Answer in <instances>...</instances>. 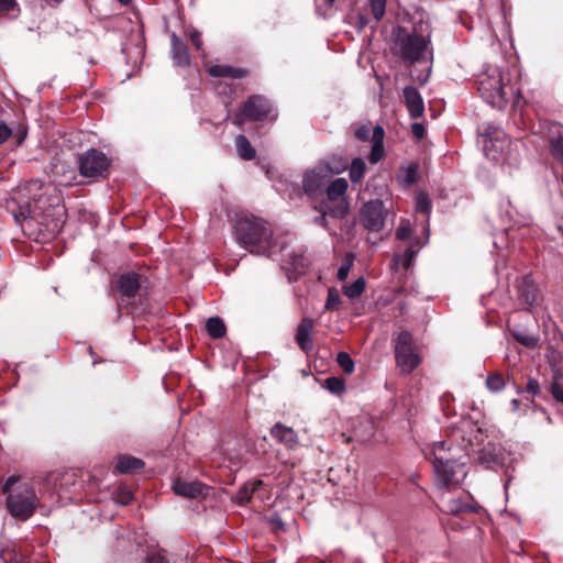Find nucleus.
Returning <instances> with one entry per match:
<instances>
[{"label": "nucleus", "mask_w": 563, "mask_h": 563, "mask_svg": "<svg viewBox=\"0 0 563 563\" xmlns=\"http://www.w3.org/2000/svg\"><path fill=\"white\" fill-rule=\"evenodd\" d=\"M398 179L405 186H411L417 180V166L409 165L407 167L401 168L400 175Z\"/></svg>", "instance_id": "obj_35"}, {"label": "nucleus", "mask_w": 563, "mask_h": 563, "mask_svg": "<svg viewBox=\"0 0 563 563\" xmlns=\"http://www.w3.org/2000/svg\"><path fill=\"white\" fill-rule=\"evenodd\" d=\"M511 407H512V411H518L519 407H520V401L518 399H512Z\"/></svg>", "instance_id": "obj_54"}, {"label": "nucleus", "mask_w": 563, "mask_h": 563, "mask_svg": "<svg viewBox=\"0 0 563 563\" xmlns=\"http://www.w3.org/2000/svg\"><path fill=\"white\" fill-rule=\"evenodd\" d=\"M144 466V462L137 457L123 455L117 461V470L122 474L132 473L141 470Z\"/></svg>", "instance_id": "obj_27"}, {"label": "nucleus", "mask_w": 563, "mask_h": 563, "mask_svg": "<svg viewBox=\"0 0 563 563\" xmlns=\"http://www.w3.org/2000/svg\"><path fill=\"white\" fill-rule=\"evenodd\" d=\"M172 488L177 496L186 498H198L207 494L208 487L198 481H184L176 478Z\"/></svg>", "instance_id": "obj_16"}, {"label": "nucleus", "mask_w": 563, "mask_h": 563, "mask_svg": "<svg viewBox=\"0 0 563 563\" xmlns=\"http://www.w3.org/2000/svg\"><path fill=\"white\" fill-rule=\"evenodd\" d=\"M262 485L261 481L246 483L236 494V501L240 505H244L251 499L252 494Z\"/></svg>", "instance_id": "obj_32"}, {"label": "nucleus", "mask_w": 563, "mask_h": 563, "mask_svg": "<svg viewBox=\"0 0 563 563\" xmlns=\"http://www.w3.org/2000/svg\"><path fill=\"white\" fill-rule=\"evenodd\" d=\"M147 563H167V561L161 553H154L147 558Z\"/></svg>", "instance_id": "obj_52"}, {"label": "nucleus", "mask_w": 563, "mask_h": 563, "mask_svg": "<svg viewBox=\"0 0 563 563\" xmlns=\"http://www.w3.org/2000/svg\"><path fill=\"white\" fill-rule=\"evenodd\" d=\"M118 1L122 4H129L131 2V0H118Z\"/></svg>", "instance_id": "obj_55"}, {"label": "nucleus", "mask_w": 563, "mask_h": 563, "mask_svg": "<svg viewBox=\"0 0 563 563\" xmlns=\"http://www.w3.org/2000/svg\"><path fill=\"white\" fill-rule=\"evenodd\" d=\"M411 235V228L408 220L402 219L399 227L396 230V236L399 240H408Z\"/></svg>", "instance_id": "obj_42"}, {"label": "nucleus", "mask_w": 563, "mask_h": 563, "mask_svg": "<svg viewBox=\"0 0 563 563\" xmlns=\"http://www.w3.org/2000/svg\"><path fill=\"white\" fill-rule=\"evenodd\" d=\"M387 0H368L366 5L357 13L346 16L347 23L362 32L371 22V18L377 24L385 15Z\"/></svg>", "instance_id": "obj_12"}, {"label": "nucleus", "mask_w": 563, "mask_h": 563, "mask_svg": "<svg viewBox=\"0 0 563 563\" xmlns=\"http://www.w3.org/2000/svg\"><path fill=\"white\" fill-rule=\"evenodd\" d=\"M235 147L239 156L243 159L251 161L256 156L255 148L251 145L249 140L242 134L235 137Z\"/></svg>", "instance_id": "obj_28"}, {"label": "nucleus", "mask_w": 563, "mask_h": 563, "mask_svg": "<svg viewBox=\"0 0 563 563\" xmlns=\"http://www.w3.org/2000/svg\"><path fill=\"white\" fill-rule=\"evenodd\" d=\"M388 209L379 199L365 202L360 210V220L364 228L369 231L379 232L384 229Z\"/></svg>", "instance_id": "obj_10"}, {"label": "nucleus", "mask_w": 563, "mask_h": 563, "mask_svg": "<svg viewBox=\"0 0 563 563\" xmlns=\"http://www.w3.org/2000/svg\"><path fill=\"white\" fill-rule=\"evenodd\" d=\"M405 103L411 118H420L424 112V103L421 95L412 86L404 89Z\"/></svg>", "instance_id": "obj_19"}, {"label": "nucleus", "mask_w": 563, "mask_h": 563, "mask_svg": "<svg viewBox=\"0 0 563 563\" xmlns=\"http://www.w3.org/2000/svg\"><path fill=\"white\" fill-rule=\"evenodd\" d=\"M329 5H332L335 0H325Z\"/></svg>", "instance_id": "obj_58"}, {"label": "nucleus", "mask_w": 563, "mask_h": 563, "mask_svg": "<svg viewBox=\"0 0 563 563\" xmlns=\"http://www.w3.org/2000/svg\"><path fill=\"white\" fill-rule=\"evenodd\" d=\"M208 73L213 77L243 78L246 76V71L244 69L229 65L210 66Z\"/></svg>", "instance_id": "obj_25"}, {"label": "nucleus", "mask_w": 563, "mask_h": 563, "mask_svg": "<svg viewBox=\"0 0 563 563\" xmlns=\"http://www.w3.org/2000/svg\"><path fill=\"white\" fill-rule=\"evenodd\" d=\"M18 482L15 476H11L4 484L3 492L8 494L7 507L13 517L26 520L36 508L37 497L29 484Z\"/></svg>", "instance_id": "obj_3"}, {"label": "nucleus", "mask_w": 563, "mask_h": 563, "mask_svg": "<svg viewBox=\"0 0 563 563\" xmlns=\"http://www.w3.org/2000/svg\"><path fill=\"white\" fill-rule=\"evenodd\" d=\"M172 52L173 59L178 66H187L190 63V55L187 45L177 37L174 33L172 35Z\"/></svg>", "instance_id": "obj_23"}, {"label": "nucleus", "mask_w": 563, "mask_h": 563, "mask_svg": "<svg viewBox=\"0 0 563 563\" xmlns=\"http://www.w3.org/2000/svg\"><path fill=\"white\" fill-rule=\"evenodd\" d=\"M421 244L417 241L416 243H411L404 252V255L400 257L401 265L405 268H408L411 265V262L417 254V252L421 249Z\"/></svg>", "instance_id": "obj_37"}, {"label": "nucleus", "mask_w": 563, "mask_h": 563, "mask_svg": "<svg viewBox=\"0 0 563 563\" xmlns=\"http://www.w3.org/2000/svg\"><path fill=\"white\" fill-rule=\"evenodd\" d=\"M428 29H429V24H428V23H426V31H428ZM420 31H421V32H424V30H423V27H422V24L420 25Z\"/></svg>", "instance_id": "obj_56"}, {"label": "nucleus", "mask_w": 563, "mask_h": 563, "mask_svg": "<svg viewBox=\"0 0 563 563\" xmlns=\"http://www.w3.org/2000/svg\"><path fill=\"white\" fill-rule=\"evenodd\" d=\"M504 450L498 445L485 448L481 455V461L487 467H495L504 463Z\"/></svg>", "instance_id": "obj_24"}, {"label": "nucleus", "mask_w": 563, "mask_h": 563, "mask_svg": "<svg viewBox=\"0 0 563 563\" xmlns=\"http://www.w3.org/2000/svg\"><path fill=\"white\" fill-rule=\"evenodd\" d=\"M365 170V162L360 157L354 158L350 165L349 176L351 181L354 184L361 183L364 177Z\"/></svg>", "instance_id": "obj_30"}, {"label": "nucleus", "mask_w": 563, "mask_h": 563, "mask_svg": "<svg viewBox=\"0 0 563 563\" xmlns=\"http://www.w3.org/2000/svg\"><path fill=\"white\" fill-rule=\"evenodd\" d=\"M478 92L493 107L503 108L506 104L503 74L498 67L489 66L479 76Z\"/></svg>", "instance_id": "obj_5"}, {"label": "nucleus", "mask_w": 563, "mask_h": 563, "mask_svg": "<svg viewBox=\"0 0 563 563\" xmlns=\"http://www.w3.org/2000/svg\"><path fill=\"white\" fill-rule=\"evenodd\" d=\"M550 391L554 399L563 404V386L558 382H553L550 387Z\"/></svg>", "instance_id": "obj_46"}, {"label": "nucleus", "mask_w": 563, "mask_h": 563, "mask_svg": "<svg viewBox=\"0 0 563 563\" xmlns=\"http://www.w3.org/2000/svg\"><path fill=\"white\" fill-rule=\"evenodd\" d=\"M385 132L380 125H376L372 133V148L368 155V161L372 164L378 163L384 156V141Z\"/></svg>", "instance_id": "obj_22"}, {"label": "nucleus", "mask_w": 563, "mask_h": 563, "mask_svg": "<svg viewBox=\"0 0 563 563\" xmlns=\"http://www.w3.org/2000/svg\"><path fill=\"white\" fill-rule=\"evenodd\" d=\"M396 44L399 56L406 63L413 64L432 58L430 31L426 35L417 34L415 31L412 34L399 36Z\"/></svg>", "instance_id": "obj_4"}, {"label": "nucleus", "mask_w": 563, "mask_h": 563, "mask_svg": "<svg viewBox=\"0 0 563 563\" xmlns=\"http://www.w3.org/2000/svg\"><path fill=\"white\" fill-rule=\"evenodd\" d=\"M347 188L349 183L345 178L329 180L323 192L327 196V200L322 202L325 213H330L331 218L342 219L347 214L350 209L346 197Z\"/></svg>", "instance_id": "obj_6"}, {"label": "nucleus", "mask_w": 563, "mask_h": 563, "mask_svg": "<svg viewBox=\"0 0 563 563\" xmlns=\"http://www.w3.org/2000/svg\"><path fill=\"white\" fill-rule=\"evenodd\" d=\"M271 435L278 443L285 445L287 449L290 450L297 448L299 443V439L296 431L292 428L287 427L280 422L275 423L271 428Z\"/></svg>", "instance_id": "obj_18"}, {"label": "nucleus", "mask_w": 563, "mask_h": 563, "mask_svg": "<svg viewBox=\"0 0 563 563\" xmlns=\"http://www.w3.org/2000/svg\"><path fill=\"white\" fill-rule=\"evenodd\" d=\"M313 320L303 318L297 327L296 342L303 352H309L313 347L312 342Z\"/></svg>", "instance_id": "obj_20"}, {"label": "nucleus", "mask_w": 563, "mask_h": 563, "mask_svg": "<svg viewBox=\"0 0 563 563\" xmlns=\"http://www.w3.org/2000/svg\"><path fill=\"white\" fill-rule=\"evenodd\" d=\"M15 0H0V13H7L15 7Z\"/></svg>", "instance_id": "obj_50"}, {"label": "nucleus", "mask_w": 563, "mask_h": 563, "mask_svg": "<svg viewBox=\"0 0 563 563\" xmlns=\"http://www.w3.org/2000/svg\"><path fill=\"white\" fill-rule=\"evenodd\" d=\"M416 211L429 214L431 210V201L426 192H419L415 200Z\"/></svg>", "instance_id": "obj_38"}, {"label": "nucleus", "mask_w": 563, "mask_h": 563, "mask_svg": "<svg viewBox=\"0 0 563 563\" xmlns=\"http://www.w3.org/2000/svg\"><path fill=\"white\" fill-rule=\"evenodd\" d=\"M271 523H272L275 528H277V529H282V530L284 529V522H283V520L280 519V517H278V516H273V517L271 518Z\"/></svg>", "instance_id": "obj_53"}, {"label": "nucleus", "mask_w": 563, "mask_h": 563, "mask_svg": "<svg viewBox=\"0 0 563 563\" xmlns=\"http://www.w3.org/2000/svg\"><path fill=\"white\" fill-rule=\"evenodd\" d=\"M42 192L34 199V213H44L48 207H59V197L54 186H41Z\"/></svg>", "instance_id": "obj_17"}, {"label": "nucleus", "mask_w": 563, "mask_h": 563, "mask_svg": "<svg viewBox=\"0 0 563 563\" xmlns=\"http://www.w3.org/2000/svg\"><path fill=\"white\" fill-rule=\"evenodd\" d=\"M234 230L238 242L253 254L272 257L285 250L284 245L277 250L272 229L260 218H241L236 221Z\"/></svg>", "instance_id": "obj_2"}, {"label": "nucleus", "mask_w": 563, "mask_h": 563, "mask_svg": "<svg viewBox=\"0 0 563 563\" xmlns=\"http://www.w3.org/2000/svg\"><path fill=\"white\" fill-rule=\"evenodd\" d=\"M346 168L344 164L341 168H332L327 164H320L312 169L307 170L302 177V188L310 198H316L324 192V189L333 174H339Z\"/></svg>", "instance_id": "obj_7"}, {"label": "nucleus", "mask_w": 563, "mask_h": 563, "mask_svg": "<svg viewBox=\"0 0 563 563\" xmlns=\"http://www.w3.org/2000/svg\"><path fill=\"white\" fill-rule=\"evenodd\" d=\"M516 391H517V394L527 391V393L531 394L532 396H537L540 393V385L537 379L530 377L527 386L523 389L520 387H517Z\"/></svg>", "instance_id": "obj_43"}, {"label": "nucleus", "mask_w": 563, "mask_h": 563, "mask_svg": "<svg viewBox=\"0 0 563 563\" xmlns=\"http://www.w3.org/2000/svg\"><path fill=\"white\" fill-rule=\"evenodd\" d=\"M271 110V103L266 98L258 95L252 96L244 103L242 112L236 114L234 123L242 125L245 120H262L269 114Z\"/></svg>", "instance_id": "obj_13"}, {"label": "nucleus", "mask_w": 563, "mask_h": 563, "mask_svg": "<svg viewBox=\"0 0 563 563\" xmlns=\"http://www.w3.org/2000/svg\"><path fill=\"white\" fill-rule=\"evenodd\" d=\"M364 290H365V280L363 277H360L352 284L343 287V294L351 299L360 297Z\"/></svg>", "instance_id": "obj_33"}, {"label": "nucleus", "mask_w": 563, "mask_h": 563, "mask_svg": "<svg viewBox=\"0 0 563 563\" xmlns=\"http://www.w3.org/2000/svg\"><path fill=\"white\" fill-rule=\"evenodd\" d=\"M110 161L104 153L89 148L78 157V169L87 178L102 177L107 173Z\"/></svg>", "instance_id": "obj_9"}, {"label": "nucleus", "mask_w": 563, "mask_h": 563, "mask_svg": "<svg viewBox=\"0 0 563 563\" xmlns=\"http://www.w3.org/2000/svg\"><path fill=\"white\" fill-rule=\"evenodd\" d=\"M441 494L438 497L439 509L448 515L457 516L463 512L475 511L472 503L462 499L461 497L449 496L450 490H440Z\"/></svg>", "instance_id": "obj_15"}, {"label": "nucleus", "mask_w": 563, "mask_h": 563, "mask_svg": "<svg viewBox=\"0 0 563 563\" xmlns=\"http://www.w3.org/2000/svg\"><path fill=\"white\" fill-rule=\"evenodd\" d=\"M514 338L523 346L533 349L538 345L539 338L525 331L514 330Z\"/></svg>", "instance_id": "obj_34"}, {"label": "nucleus", "mask_w": 563, "mask_h": 563, "mask_svg": "<svg viewBox=\"0 0 563 563\" xmlns=\"http://www.w3.org/2000/svg\"><path fill=\"white\" fill-rule=\"evenodd\" d=\"M189 35H190V40H191L194 46L196 47V49L198 52H201V54L203 56L205 54H203V47H202L201 33L197 30H192V31H190Z\"/></svg>", "instance_id": "obj_45"}, {"label": "nucleus", "mask_w": 563, "mask_h": 563, "mask_svg": "<svg viewBox=\"0 0 563 563\" xmlns=\"http://www.w3.org/2000/svg\"><path fill=\"white\" fill-rule=\"evenodd\" d=\"M518 294L526 308L530 310L537 300L538 289L529 276H525L521 279L518 285Z\"/></svg>", "instance_id": "obj_21"}, {"label": "nucleus", "mask_w": 563, "mask_h": 563, "mask_svg": "<svg viewBox=\"0 0 563 563\" xmlns=\"http://www.w3.org/2000/svg\"><path fill=\"white\" fill-rule=\"evenodd\" d=\"M395 358L397 366L405 374L411 373L420 364V357L415 351L410 332L402 331L395 339Z\"/></svg>", "instance_id": "obj_8"}, {"label": "nucleus", "mask_w": 563, "mask_h": 563, "mask_svg": "<svg viewBox=\"0 0 563 563\" xmlns=\"http://www.w3.org/2000/svg\"><path fill=\"white\" fill-rule=\"evenodd\" d=\"M208 334L213 339H220L225 334V324L219 317L209 318L206 322Z\"/></svg>", "instance_id": "obj_29"}, {"label": "nucleus", "mask_w": 563, "mask_h": 563, "mask_svg": "<svg viewBox=\"0 0 563 563\" xmlns=\"http://www.w3.org/2000/svg\"><path fill=\"white\" fill-rule=\"evenodd\" d=\"M11 133L12 131L8 125H5L4 123H0V144L7 141L10 137Z\"/></svg>", "instance_id": "obj_51"}, {"label": "nucleus", "mask_w": 563, "mask_h": 563, "mask_svg": "<svg viewBox=\"0 0 563 563\" xmlns=\"http://www.w3.org/2000/svg\"><path fill=\"white\" fill-rule=\"evenodd\" d=\"M336 362L345 374H352L354 372V361L349 353L339 352L336 355Z\"/></svg>", "instance_id": "obj_36"}, {"label": "nucleus", "mask_w": 563, "mask_h": 563, "mask_svg": "<svg viewBox=\"0 0 563 563\" xmlns=\"http://www.w3.org/2000/svg\"><path fill=\"white\" fill-rule=\"evenodd\" d=\"M143 282V276L134 272L120 275L117 280V289L121 295L122 301L129 303L141 289Z\"/></svg>", "instance_id": "obj_14"}, {"label": "nucleus", "mask_w": 563, "mask_h": 563, "mask_svg": "<svg viewBox=\"0 0 563 563\" xmlns=\"http://www.w3.org/2000/svg\"><path fill=\"white\" fill-rule=\"evenodd\" d=\"M55 3H60L63 0H52Z\"/></svg>", "instance_id": "obj_59"}, {"label": "nucleus", "mask_w": 563, "mask_h": 563, "mask_svg": "<svg viewBox=\"0 0 563 563\" xmlns=\"http://www.w3.org/2000/svg\"><path fill=\"white\" fill-rule=\"evenodd\" d=\"M321 214L314 219V222L327 228L328 221L327 217H331L330 213H325V210L323 209V202L319 205V207L316 208Z\"/></svg>", "instance_id": "obj_47"}, {"label": "nucleus", "mask_w": 563, "mask_h": 563, "mask_svg": "<svg viewBox=\"0 0 563 563\" xmlns=\"http://www.w3.org/2000/svg\"><path fill=\"white\" fill-rule=\"evenodd\" d=\"M0 561L3 563H16V554L14 551L2 550L0 551Z\"/></svg>", "instance_id": "obj_48"}, {"label": "nucleus", "mask_w": 563, "mask_h": 563, "mask_svg": "<svg viewBox=\"0 0 563 563\" xmlns=\"http://www.w3.org/2000/svg\"><path fill=\"white\" fill-rule=\"evenodd\" d=\"M558 229H559V231L561 232L562 238H563V225H559V227H558Z\"/></svg>", "instance_id": "obj_57"}, {"label": "nucleus", "mask_w": 563, "mask_h": 563, "mask_svg": "<svg viewBox=\"0 0 563 563\" xmlns=\"http://www.w3.org/2000/svg\"><path fill=\"white\" fill-rule=\"evenodd\" d=\"M486 386L490 391L497 393L505 388V380L499 374H490L487 376Z\"/></svg>", "instance_id": "obj_39"}, {"label": "nucleus", "mask_w": 563, "mask_h": 563, "mask_svg": "<svg viewBox=\"0 0 563 563\" xmlns=\"http://www.w3.org/2000/svg\"><path fill=\"white\" fill-rule=\"evenodd\" d=\"M282 267L287 271L288 273H300V271L303 268V257L299 254H289L288 258H280ZM288 279L292 280L296 279V277H292L291 274H288Z\"/></svg>", "instance_id": "obj_26"}, {"label": "nucleus", "mask_w": 563, "mask_h": 563, "mask_svg": "<svg viewBox=\"0 0 563 563\" xmlns=\"http://www.w3.org/2000/svg\"><path fill=\"white\" fill-rule=\"evenodd\" d=\"M372 133L373 131L369 123L358 124L354 131L355 137L362 142L367 141L369 136L372 137Z\"/></svg>", "instance_id": "obj_40"}, {"label": "nucleus", "mask_w": 563, "mask_h": 563, "mask_svg": "<svg viewBox=\"0 0 563 563\" xmlns=\"http://www.w3.org/2000/svg\"><path fill=\"white\" fill-rule=\"evenodd\" d=\"M353 265V256L347 255L346 262L338 269L336 277L339 280L343 282L347 278L349 272Z\"/></svg>", "instance_id": "obj_44"}, {"label": "nucleus", "mask_w": 563, "mask_h": 563, "mask_svg": "<svg viewBox=\"0 0 563 563\" xmlns=\"http://www.w3.org/2000/svg\"><path fill=\"white\" fill-rule=\"evenodd\" d=\"M482 136L484 139L483 148L485 155L493 161L501 159L506 148L510 144V140L506 133L500 128L487 125Z\"/></svg>", "instance_id": "obj_11"}, {"label": "nucleus", "mask_w": 563, "mask_h": 563, "mask_svg": "<svg viewBox=\"0 0 563 563\" xmlns=\"http://www.w3.org/2000/svg\"><path fill=\"white\" fill-rule=\"evenodd\" d=\"M323 387L333 395H342L345 391V382L341 377H328L324 379Z\"/></svg>", "instance_id": "obj_31"}, {"label": "nucleus", "mask_w": 563, "mask_h": 563, "mask_svg": "<svg viewBox=\"0 0 563 563\" xmlns=\"http://www.w3.org/2000/svg\"><path fill=\"white\" fill-rule=\"evenodd\" d=\"M411 132L416 139L420 140L424 136L426 130H424L423 124L416 122V123H412V125H411Z\"/></svg>", "instance_id": "obj_49"}, {"label": "nucleus", "mask_w": 563, "mask_h": 563, "mask_svg": "<svg viewBox=\"0 0 563 563\" xmlns=\"http://www.w3.org/2000/svg\"><path fill=\"white\" fill-rule=\"evenodd\" d=\"M341 303V298L336 289L330 288L328 290V297L324 305L327 310H333Z\"/></svg>", "instance_id": "obj_41"}, {"label": "nucleus", "mask_w": 563, "mask_h": 563, "mask_svg": "<svg viewBox=\"0 0 563 563\" xmlns=\"http://www.w3.org/2000/svg\"><path fill=\"white\" fill-rule=\"evenodd\" d=\"M433 468L434 485L439 490L459 487L467 474L460 449L446 441L434 442L423 451Z\"/></svg>", "instance_id": "obj_1"}]
</instances>
